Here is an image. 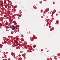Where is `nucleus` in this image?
<instances>
[{"label":"nucleus","mask_w":60,"mask_h":60,"mask_svg":"<svg viewBox=\"0 0 60 60\" xmlns=\"http://www.w3.org/2000/svg\"><path fill=\"white\" fill-rule=\"evenodd\" d=\"M11 29L13 30H15V26L14 25L12 26Z\"/></svg>","instance_id":"obj_1"},{"label":"nucleus","mask_w":60,"mask_h":60,"mask_svg":"<svg viewBox=\"0 0 60 60\" xmlns=\"http://www.w3.org/2000/svg\"><path fill=\"white\" fill-rule=\"evenodd\" d=\"M52 29H50V31H52Z\"/></svg>","instance_id":"obj_2"},{"label":"nucleus","mask_w":60,"mask_h":60,"mask_svg":"<svg viewBox=\"0 0 60 60\" xmlns=\"http://www.w3.org/2000/svg\"><path fill=\"white\" fill-rule=\"evenodd\" d=\"M52 4H54V2L52 3Z\"/></svg>","instance_id":"obj_3"},{"label":"nucleus","mask_w":60,"mask_h":60,"mask_svg":"<svg viewBox=\"0 0 60 60\" xmlns=\"http://www.w3.org/2000/svg\"><path fill=\"white\" fill-rule=\"evenodd\" d=\"M8 30V31H9V30Z\"/></svg>","instance_id":"obj_4"},{"label":"nucleus","mask_w":60,"mask_h":60,"mask_svg":"<svg viewBox=\"0 0 60 60\" xmlns=\"http://www.w3.org/2000/svg\"><path fill=\"white\" fill-rule=\"evenodd\" d=\"M0 10H1V9H0Z\"/></svg>","instance_id":"obj_5"}]
</instances>
